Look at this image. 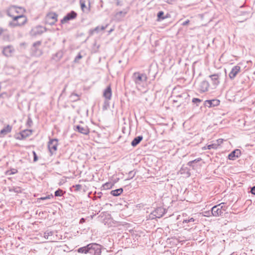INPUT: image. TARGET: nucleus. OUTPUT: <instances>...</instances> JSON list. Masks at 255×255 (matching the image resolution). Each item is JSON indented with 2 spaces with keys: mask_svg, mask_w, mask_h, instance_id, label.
I'll use <instances>...</instances> for the list:
<instances>
[{
  "mask_svg": "<svg viewBox=\"0 0 255 255\" xmlns=\"http://www.w3.org/2000/svg\"><path fill=\"white\" fill-rule=\"evenodd\" d=\"M12 127L9 125H7L5 127L3 128L0 131V137H4L6 134L11 132Z\"/></svg>",
  "mask_w": 255,
  "mask_h": 255,
  "instance_id": "20",
  "label": "nucleus"
},
{
  "mask_svg": "<svg viewBox=\"0 0 255 255\" xmlns=\"http://www.w3.org/2000/svg\"><path fill=\"white\" fill-rule=\"evenodd\" d=\"M181 174H186L187 177L191 175L190 170L187 167L183 166L180 169Z\"/></svg>",
  "mask_w": 255,
  "mask_h": 255,
  "instance_id": "26",
  "label": "nucleus"
},
{
  "mask_svg": "<svg viewBox=\"0 0 255 255\" xmlns=\"http://www.w3.org/2000/svg\"><path fill=\"white\" fill-rule=\"evenodd\" d=\"M241 155V151L239 149H236L232 151L228 155V159L232 160H234L236 158L240 157Z\"/></svg>",
  "mask_w": 255,
  "mask_h": 255,
  "instance_id": "16",
  "label": "nucleus"
},
{
  "mask_svg": "<svg viewBox=\"0 0 255 255\" xmlns=\"http://www.w3.org/2000/svg\"><path fill=\"white\" fill-rule=\"evenodd\" d=\"M132 79L136 86H141L146 83L147 76L145 73L136 72L132 74Z\"/></svg>",
  "mask_w": 255,
  "mask_h": 255,
  "instance_id": "2",
  "label": "nucleus"
},
{
  "mask_svg": "<svg viewBox=\"0 0 255 255\" xmlns=\"http://www.w3.org/2000/svg\"><path fill=\"white\" fill-rule=\"evenodd\" d=\"M122 63V60H120L119 61V63Z\"/></svg>",
  "mask_w": 255,
  "mask_h": 255,
  "instance_id": "62",
  "label": "nucleus"
},
{
  "mask_svg": "<svg viewBox=\"0 0 255 255\" xmlns=\"http://www.w3.org/2000/svg\"><path fill=\"white\" fill-rule=\"evenodd\" d=\"M52 198H53V196L52 194H50V195L46 196L45 197H40V198H38V200H47V199H50Z\"/></svg>",
  "mask_w": 255,
  "mask_h": 255,
  "instance_id": "43",
  "label": "nucleus"
},
{
  "mask_svg": "<svg viewBox=\"0 0 255 255\" xmlns=\"http://www.w3.org/2000/svg\"><path fill=\"white\" fill-rule=\"evenodd\" d=\"M220 74H215L209 76L211 79L212 84L214 86V88H216L220 83Z\"/></svg>",
  "mask_w": 255,
  "mask_h": 255,
  "instance_id": "18",
  "label": "nucleus"
},
{
  "mask_svg": "<svg viewBox=\"0 0 255 255\" xmlns=\"http://www.w3.org/2000/svg\"><path fill=\"white\" fill-rule=\"evenodd\" d=\"M250 192L255 195V186H253V187H251Z\"/></svg>",
  "mask_w": 255,
  "mask_h": 255,
  "instance_id": "50",
  "label": "nucleus"
},
{
  "mask_svg": "<svg viewBox=\"0 0 255 255\" xmlns=\"http://www.w3.org/2000/svg\"><path fill=\"white\" fill-rule=\"evenodd\" d=\"M136 171L134 170L130 171L128 173V177L126 180H130L133 178L135 175Z\"/></svg>",
  "mask_w": 255,
  "mask_h": 255,
  "instance_id": "34",
  "label": "nucleus"
},
{
  "mask_svg": "<svg viewBox=\"0 0 255 255\" xmlns=\"http://www.w3.org/2000/svg\"><path fill=\"white\" fill-rule=\"evenodd\" d=\"M57 145L58 139L56 138L51 139L48 142V147L51 155L57 150Z\"/></svg>",
  "mask_w": 255,
  "mask_h": 255,
  "instance_id": "9",
  "label": "nucleus"
},
{
  "mask_svg": "<svg viewBox=\"0 0 255 255\" xmlns=\"http://www.w3.org/2000/svg\"><path fill=\"white\" fill-rule=\"evenodd\" d=\"M64 193H65V192H63L62 189H58L55 191L54 195L56 197H61L63 195Z\"/></svg>",
  "mask_w": 255,
  "mask_h": 255,
  "instance_id": "32",
  "label": "nucleus"
},
{
  "mask_svg": "<svg viewBox=\"0 0 255 255\" xmlns=\"http://www.w3.org/2000/svg\"><path fill=\"white\" fill-rule=\"evenodd\" d=\"M190 22V20L189 19H187L186 21H184L182 24L181 25L182 26H186L188 24H189Z\"/></svg>",
  "mask_w": 255,
  "mask_h": 255,
  "instance_id": "51",
  "label": "nucleus"
},
{
  "mask_svg": "<svg viewBox=\"0 0 255 255\" xmlns=\"http://www.w3.org/2000/svg\"><path fill=\"white\" fill-rule=\"evenodd\" d=\"M8 50V48H5L3 49V53L4 54V52L7 50Z\"/></svg>",
  "mask_w": 255,
  "mask_h": 255,
  "instance_id": "58",
  "label": "nucleus"
},
{
  "mask_svg": "<svg viewBox=\"0 0 255 255\" xmlns=\"http://www.w3.org/2000/svg\"><path fill=\"white\" fill-rule=\"evenodd\" d=\"M7 31L6 29H4L2 27H0V36L4 32Z\"/></svg>",
  "mask_w": 255,
  "mask_h": 255,
  "instance_id": "49",
  "label": "nucleus"
},
{
  "mask_svg": "<svg viewBox=\"0 0 255 255\" xmlns=\"http://www.w3.org/2000/svg\"><path fill=\"white\" fill-rule=\"evenodd\" d=\"M41 54H42V52L40 50H39V54L38 55H41Z\"/></svg>",
  "mask_w": 255,
  "mask_h": 255,
  "instance_id": "59",
  "label": "nucleus"
},
{
  "mask_svg": "<svg viewBox=\"0 0 255 255\" xmlns=\"http://www.w3.org/2000/svg\"><path fill=\"white\" fill-rule=\"evenodd\" d=\"M202 100L200 99L199 98H194L192 100V102L194 104L196 105L197 107H198L200 105V103H202Z\"/></svg>",
  "mask_w": 255,
  "mask_h": 255,
  "instance_id": "31",
  "label": "nucleus"
},
{
  "mask_svg": "<svg viewBox=\"0 0 255 255\" xmlns=\"http://www.w3.org/2000/svg\"><path fill=\"white\" fill-rule=\"evenodd\" d=\"M240 71V66L238 65L234 66L229 74L230 78L231 79H234Z\"/></svg>",
  "mask_w": 255,
  "mask_h": 255,
  "instance_id": "15",
  "label": "nucleus"
},
{
  "mask_svg": "<svg viewBox=\"0 0 255 255\" xmlns=\"http://www.w3.org/2000/svg\"><path fill=\"white\" fill-rule=\"evenodd\" d=\"M67 87V85H66L65 86L64 88L63 89V90H62V93H61V94L60 95V96H61V95H62V94L65 92V90H66V89Z\"/></svg>",
  "mask_w": 255,
  "mask_h": 255,
  "instance_id": "55",
  "label": "nucleus"
},
{
  "mask_svg": "<svg viewBox=\"0 0 255 255\" xmlns=\"http://www.w3.org/2000/svg\"><path fill=\"white\" fill-rule=\"evenodd\" d=\"M27 22L26 17L23 15H18L13 17L12 21L8 23V26L11 27H15L23 25Z\"/></svg>",
  "mask_w": 255,
  "mask_h": 255,
  "instance_id": "3",
  "label": "nucleus"
},
{
  "mask_svg": "<svg viewBox=\"0 0 255 255\" xmlns=\"http://www.w3.org/2000/svg\"><path fill=\"white\" fill-rule=\"evenodd\" d=\"M45 31H46V28L45 27L38 25L31 29L30 31V35L32 37H36L40 35Z\"/></svg>",
  "mask_w": 255,
  "mask_h": 255,
  "instance_id": "7",
  "label": "nucleus"
},
{
  "mask_svg": "<svg viewBox=\"0 0 255 255\" xmlns=\"http://www.w3.org/2000/svg\"><path fill=\"white\" fill-rule=\"evenodd\" d=\"M32 153H33V161L34 162H36L38 160V156H37L35 151H32Z\"/></svg>",
  "mask_w": 255,
  "mask_h": 255,
  "instance_id": "47",
  "label": "nucleus"
},
{
  "mask_svg": "<svg viewBox=\"0 0 255 255\" xmlns=\"http://www.w3.org/2000/svg\"><path fill=\"white\" fill-rule=\"evenodd\" d=\"M163 1L166 2L169 4H172L175 0H162Z\"/></svg>",
  "mask_w": 255,
  "mask_h": 255,
  "instance_id": "53",
  "label": "nucleus"
},
{
  "mask_svg": "<svg viewBox=\"0 0 255 255\" xmlns=\"http://www.w3.org/2000/svg\"><path fill=\"white\" fill-rule=\"evenodd\" d=\"M253 12L252 10L243 11L241 12V15L245 16V20L251 18L252 16Z\"/></svg>",
  "mask_w": 255,
  "mask_h": 255,
  "instance_id": "25",
  "label": "nucleus"
},
{
  "mask_svg": "<svg viewBox=\"0 0 255 255\" xmlns=\"http://www.w3.org/2000/svg\"><path fill=\"white\" fill-rule=\"evenodd\" d=\"M116 4L117 6H122L123 5V1L121 0H115Z\"/></svg>",
  "mask_w": 255,
  "mask_h": 255,
  "instance_id": "48",
  "label": "nucleus"
},
{
  "mask_svg": "<svg viewBox=\"0 0 255 255\" xmlns=\"http://www.w3.org/2000/svg\"><path fill=\"white\" fill-rule=\"evenodd\" d=\"M209 84L207 81H203L200 84L199 91L201 92H205L208 90Z\"/></svg>",
  "mask_w": 255,
  "mask_h": 255,
  "instance_id": "21",
  "label": "nucleus"
},
{
  "mask_svg": "<svg viewBox=\"0 0 255 255\" xmlns=\"http://www.w3.org/2000/svg\"><path fill=\"white\" fill-rule=\"evenodd\" d=\"M106 27H107V25H106V26H101V27L100 28V29H101V30H105V29H106Z\"/></svg>",
  "mask_w": 255,
  "mask_h": 255,
  "instance_id": "56",
  "label": "nucleus"
},
{
  "mask_svg": "<svg viewBox=\"0 0 255 255\" xmlns=\"http://www.w3.org/2000/svg\"><path fill=\"white\" fill-rule=\"evenodd\" d=\"M222 140L223 139H219L217 140L218 143L219 144L220 142H222Z\"/></svg>",
  "mask_w": 255,
  "mask_h": 255,
  "instance_id": "57",
  "label": "nucleus"
},
{
  "mask_svg": "<svg viewBox=\"0 0 255 255\" xmlns=\"http://www.w3.org/2000/svg\"><path fill=\"white\" fill-rule=\"evenodd\" d=\"M217 205L219 206V208L221 209L222 211H223L224 213V212H225L227 209V206H226L225 203H221Z\"/></svg>",
  "mask_w": 255,
  "mask_h": 255,
  "instance_id": "38",
  "label": "nucleus"
},
{
  "mask_svg": "<svg viewBox=\"0 0 255 255\" xmlns=\"http://www.w3.org/2000/svg\"><path fill=\"white\" fill-rule=\"evenodd\" d=\"M22 132H24L23 133L24 136H25L26 138L29 136H30L32 134V130L31 129H24L22 130Z\"/></svg>",
  "mask_w": 255,
  "mask_h": 255,
  "instance_id": "37",
  "label": "nucleus"
},
{
  "mask_svg": "<svg viewBox=\"0 0 255 255\" xmlns=\"http://www.w3.org/2000/svg\"><path fill=\"white\" fill-rule=\"evenodd\" d=\"M70 98L72 102H76L79 100V95L74 93H72L70 96Z\"/></svg>",
  "mask_w": 255,
  "mask_h": 255,
  "instance_id": "28",
  "label": "nucleus"
},
{
  "mask_svg": "<svg viewBox=\"0 0 255 255\" xmlns=\"http://www.w3.org/2000/svg\"><path fill=\"white\" fill-rule=\"evenodd\" d=\"M112 95V89L110 86H108L104 90L103 96L105 100L103 106V110H107L110 107L109 100L111 99Z\"/></svg>",
  "mask_w": 255,
  "mask_h": 255,
  "instance_id": "5",
  "label": "nucleus"
},
{
  "mask_svg": "<svg viewBox=\"0 0 255 255\" xmlns=\"http://www.w3.org/2000/svg\"><path fill=\"white\" fill-rule=\"evenodd\" d=\"M123 192V189L122 188H120L119 189H117L114 190H112L111 191V194L114 196H118L120 195Z\"/></svg>",
  "mask_w": 255,
  "mask_h": 255,
  "instance_id": "27",
  "label": "nucleus"
},
{
  "mask_svg": "<svg viewBox=\"0 0 255 255\" xmlns=\"http://www.w3.org/2000/svg\"><path fill=\"white\" fill-rule=\"evenodd\" d=\"M81 8L83 12H89L90 11V3H89V7L86 6V1L85 0H80Z\"/></svg>",
  "mask_w": 255,
  "mask_h": 255,
  "instance_id": "23",
  "label": "nucleus"
},
{
  "mask_svg": "<svg viewBox=\"0 0 255 255\" xmlns=\"http://www.w3.org/2000/svg\"><path fill=\"white\" fill-rule=\"evenodd\" d=\"M63 56V53L62 51H58L53 56V59L56 60H60Z\"/></svg>",
  "mask_w": 255,
  "mask_h": 255,
  "instance_id": "30",
  "label": "nucleus"
},
{
  "mask_svg": "<svg viewBox=\"0 0 255 255\" xmlns=\"http://www.w3.org/2000/svg\"><path fill=\"white\" fill-rule=\"evenodd\" d=\"M41 44V41H37L33 44L32 47L33 48H34V50L35 51H38V50L37 49V47L40 46Z\"/></svg>",
  "mask_w": 255,
  "mask_h": 255,
  "instance_id": "42",
  "label": "nucleus"
},
{
  "mask_svg": "<svg viewBox=\"0 0 255 255\" xmlns=\"http://www.w3.org/2000/svg\"><path fill=\"white\" fill-rule=\"evenodd\" d=\"M102 246L96 243H91L79 248L77 252L81 254H89L90 255H101Z\"/></svg>",
  "mask_w": 255,
  "mask_h": 255,
  "instance_id": "1",
  "label": "nucleus"
},
{
  "mask_svg": "<svg viewBox=\"0 0 255 255\" xmlns=\"http://www.w3.org/2000/svg\"><path fill=\"white\" fill-rule=\"evenodd\" d=\"M23 133H24V132H22V131H21L19 133V136H18L16 138L19 140H22V139H25L26 138V137H25V136H24Z\"/></svg>",
  "mask_w": 255,
  "mask_h": 255,
  "instance_id": "44",
  "label": "nucleus"
},
{
  "mask_svg": "<svg viewBox=\"0 0 255 255\" xmlns=\"http://www.w3.org/2000/svg\"><path fill=\"white\" fill-rule=\"evenodd\" d=\"M58 15L55 12L48 13L45 17V22L50 25H52L57 21Z\"/></svg>",
  "mask_w": 255,
  "mask_h": 255,
  "instance_id": "8",
  "label": "nucleus"
},
{
  "mask_svg": "<svg viewBox=\"0 0 255 255\" xmlns=\"http://www.w3.org/2000/svg\"><path fill=\"white\" fill-rule=\"evenodd\" d=\"M165 209L162 207H158L153 211L150 215L152 218H160L165 213Z\"/></svg>",
  "mask_w": 255,
  "mask_h": 255,
  "instance_id": "10",
  "label": "nucleus"
},
{
  "mask_svg": "<svg viewBox=\"0 0 255 255\" xmlns=\"http://www.w3.org/2000/svg\"><path fill=\"white\" fill-rule=\"evenodd\" d=\"M128 10V8H125L123 10L118 11L115 14L116 18L118 20H121L123 17L125 16Z\"/></svg>",
  "mask_w": 255,
  "mask_h": 255,
  "instance_id": "19",
  "label": "nucleus"
},
{
  "mask_svg": "<svg viewBox=\"0 0 255 255\" xmlns=\"http://www.w3.org/2000/svg\"><path fill=\"white\" fill-rule=\"evenodd\" d=\"M17 8H19L20 10L23 9L21 7H17V6H14V5L11 6L6 10L7 15L8 16L12 17V19H13V17L16 16V15H14V13H15L14 11H16V10Z\"/></svg>",
  "mask_w": 255,
  "mask_h": 255,
  "instance_id": "17",
  "label": "nucleus"
},
{
  "mask_svg": "<svg viewBox=\"0 0 255 255\" xmlns=\"http://www.w3.org/2000/svg\"><path fill=\"white\" fill-rule=\"evenodd\" d=\"M143 136L142 135H139L138 136L135 137L134 138V139L132 140L131 142V145L133 147L136 146L137 145H138L140 142L142 140Z\"/></svg>",
  "mask_w": 255,
  "mask_h": 255,
  "instance_id": "24",
  "label": "nucleus"
},
{
  "mask_svg": "<svg viewBox=\"0 0 255 255\" xmlns=\"http://www.w3.org/2000/svg\"><path fill=\"white\" fill-rule=\"evenodd\" d=\"M99 30H100L99 26H97L96 27H95L94 29H90L89 31V33L90 36L93 35L95 32H97V33L99 32Z\"/></svg>",
  "mask_w": 255,
  "mask_h": 255,
  "instance_id": "33",
  "label": "nucleus"
},
{
  "mask_svg": "<svg viewBox=\"0 0 255 255\" xmlns=\"http://www.w3.org/2000/svg\"><path fill=\"white\" fill-rule=\"evenodd\" d=\"M183 219L182 220V225L184 228H192V226L196 224L198 221L192 217H187V215L183 214Z\"/></svg>",
  "mask_w": 255,
  "mask_h": 255,
  "instance_id": "6",
  "label": "nucleus"
},
{
  "mask_svg": "<svg viewBox=\"0 0 255 255\" xmlns=\"http://www.w3.org/2000/svg\"><path fill=\"white\" fill-rule=\"evenodd\" d=\"M86 221V219L84 218H82L80 220V222H79V223L80 224H83L84 223H85Z\"/></svg>",
  "mask_w": 255,
  "mask_h": 255,
  "instance_id": "54",
  "label": "nucleus"
},
{
  "mask_svg": "<svg viewBox=\"0 0 255 255\" xmlns=\"http://www.w3.org/2000/svg\"><path fill=\"white\" fill-rule=\"evenodd\" d=\"M73 188H75V191H79L82 189V185L80 184H76L75 185H73Z\"/></svg>",
  "mask_w": 255,
  "mask_h": 255,
  "instance_id": "45",
  "label": "nucleus"
},
{
  "mask_svg": "<svg viewBox=\"0 0 255 255\" xmlns=\"http://www.w3.org/2000/svg\"><path fill=\"white\" fill-rule=\"evenodd\" d=\"M219 146V143H212L207 145V149H217Z\"/></svg>",
  "mask_w": 255,
  "mask_h": 255,
  "instance_id": "39",
  "label": "nucleus"
},
{
  "mask_svg": "<svg viewBox=\"0 0 255 255\" xmlns=\"http://www.w3.org/2000/svg\"><path fill=\"white\" fill-rule=\"evenodd\" d=\"M208 213L209 214L210 212L208 211ZM211 214L213 216L219 217L223 216L224 213L219 206L215 205L211 208Z\"/></svg>",
  "mask_w": 255,
  "mask_h": 255,
  "instance_id": "11",
  "label": "nucleus"
},
{
  "mask_svg": "<svg viewBox=\"0 0 255 255\" xmlns=\"http://www.w3.org/2000/svg\"><path fill=\"white\" fill-rule=\"evenodd\" d=\"M53 235V232L47 230L44 233V237L45 239H48L49 236H52Z\"/></svg>",
  "mask_w": 255,
  "mask_h": 255,
  "instance_id": "36",
  "label": "nucleus"
},
{
  "mask_svg": "<svg viewBox=\"0 0 255 255\" xmlns=\"http://www.w3.org/2000/svg\"><path fill=\"white\" fill-rule=\"evenodd\" d=\"M33 125V122H32V120L30 117V116L29 115L28 116V119H27V122L26 123V126L28 127V128H30L32 127Z\"/></svg>",
  "mask_w": 255,
  "mask_h": 255,
  "instance_id": "35",
  "label": "nucleus"
},
{
  "mask_svg": "<svg viewBox=\"0 0 255 255\" xmlns=\"http://www.w3.org/2000/svg\"><path fill=\"white\" fill-rule=\"evenodd\" d=\"M77 14L76 12L74 11H71L70 12L68 13L61 20V23L63 24L69 20H72L75 18L77 16Z\"/></svg>",
  "mask_w": 255,
  "mask_h": 255,
  "instance_id": "12",
  "label": "nucleus"
},
{
  "mask_svg": "<svg viewBox=\"0 0 255 255\" xmlns=\"http://www.w3.org/2000/svg\"><path fill=\"white\" fill-rule=\"evenodd\" d=\"M13 191L15 193H21L22 192L21 189L19 187H13Z\"/></svg>",
  "mask_w": 255,
  "mask_h": 255,
  "instance_id": "46",
  "label": "nucleus"
},
{
  "mask_svg": "<svg viewBox=\"0 0 255 255\" xmlns=\"http://www.w3.org/2000/svg\"><path fill=\"white\" fill-rule=\"evenodd\" d=\"M82 58V56L80 54H79L75 58V61H77V60H78L79 59H80Z\"/></svg>",
  "mask_w": 255,
  "mask_h": 255,
  "instance_id": "52",
  "label": "nucleus"
},
{
  "mask_svg": "<svg viewBox=\"0 0 255 255\" xmlns=\"http://www.w3.org/2000/svg\"><path fill=\"white\" fill-rule=\"evenodd\" d=\"M17 172V170L14 168L11 169L10 170H8L6 172V174L7 175H11L14 174Z\"/></svg>",
  "mask_w": 255,
  "mask_h": 255,
  "instance_id": "40",
  "label": "nucleus"
},
{
  "mask_svg": "<svg viewBox=\"0 0 255 255\" xmlns=\"http://www.w3.org/2000/svg\"><path fill=\"white\" fill-rule=\"evenodd\" d=\"M114 30L113 29H111L109 31V33H110L112 31H113Z\"/></svg>",
  "mask_w": 255,
  "mask_h": 255,
  "instance_id": "61",
  "label": "nucleus"
},
{
  "mask_svg": "<svg viewBox=\"0 0 255 255\" xmlns=\"http://www.w3.org/2000/svg\"><path fill=\"white\" fill-rule=\"evenodd\" d=\"M189 101V95L187 93H183L175 97L173 100V103H179V105H177V107L178 108L183 105H186Z\"/></svg>",
  "mask_w": 255,
  "mask_h": 255,
  "instance_id": "4",
  "label": "nucleus"
},
{
  "mask_svg": "<svg viewBox=\"0 0 255 255\" xmlns=\"http://www.w3.org/2000/svg\"><path fill=\"white\" fill-rule=\"evenodd\" d=\"M201 158H198L197 159H195V160H193L188 162L187 163V165L192 167L194 169V168L195 167L194 164L195 163H197V162L201 161Z\"/></svg>",
  "mask_w": 255,
  "mask_h": 255,
  "instance_id": "29",
  "label": "nucleus"
},
{
  "mask_svg": "<svg viewBox=\"0 0 255 255\" xmlns=\"http://www.w3.org/2000/svg\"><path fill=\"white\" fill-rule=\"evenodd\" d=\"M74 129L75 131L85 135H87L90 132L88 127L86 126L82 127L80 125H76L74 126Z\"/></svg>",
  "mask_w": 255,
  "mask_h": 255,
  "instance_id": "14",
  "label": "nucleus"
},
{
  "mask_svg": "<svg viewBox=\"0 0 255 255\" xmlns=\"http://www.w3.org/2000/svg\"><path fill=\"white\" fill-rule=\"evenodd\" d=\"M114 185V183L107 182L105 184L103 185V187L105 189H110V188H112V187Z\"/></svg>",
  "mask_w": 255,
  "mask_h": 255,
  "instance_id": "41",
  "label": "nucleus"
},
{
  "mask_svg": "<svg viewBox=\"0 0 255 255\" xmlns=\"http://www.w3.org/2000/svg\"><path fill=\"white\" fill-rule=\"evenodd\" d=\"M157 21H160L166 18L170 17V14L167 13L166 15H164V13L163 11H159L157 14Z\"/></svg>",
  "mask_w": 255,
  "mask_h": 255,
  "instance_id": "22",
  "label": "nucleus"
},
{
  "mask_svg": "<svg viewBox=\"0 0 255 255\" xmlns=\"http://www.w3.org/2000/svg\"><path fill=\"white\" fill-rule=\"evenodd\" d=\"M18 9V8H17L16 10V11H14L15 13H19V11H18V10H17Z\"/></svg>",
  "mask_w": 255,
  "mask_h": 255,
  "instance_id": "60",
  "label": "nucleus"
},
{
  "mask_svg": "<svg viewBox=\"0 0 255 255\" xmlns=\"http://www.w3.org/2000/svg\"><path fill=\"white\" fill-rule=\"evenodd\" d=\"M220 103V100L216 99L207 100L204 102V105L205 107L212 108L219 105Z\"/></svg>",
  "mask_w": 255,
  "mask_h": 255,
  "instance_id": "13",
  "label": "nucleus"
},
{
  "mask_svg": "<svg viewBox=\"0 0 255 255\" xmlns=\"http://www.w3.org/2000/svg\"><path fill=\"white\" fill-rule=\"evenodd\" d=\"M218 255H221L220 254Z\"/></svg>",
  "mask_w": 255,
  "mask_h": 255,
  "instance_id": "63",
  "label": "nucleus"
}]
</instances>
